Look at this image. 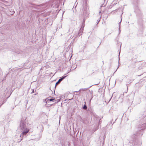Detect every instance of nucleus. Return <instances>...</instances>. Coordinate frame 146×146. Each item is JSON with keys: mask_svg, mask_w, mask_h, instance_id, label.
I'll use <instances>...</instances> for the list:
<instances>
[{"mask_svg": "<svg viewBox=\"0 0 146 146\" xmlns=\"http://www.w3.org/2000/svg\"><path fill=\"white\" fill-rule=\"evenodd\" d=\"M102 5L101 6V7H102Z\"/></svg>", "mask_w": 146, "mask_h": 146, "instance_id": "nucleus-22", "label": "nucleus"}, {"mask_svg": "<svg viewBox=\"0 0 146 146\" xmlns=\"http://www.w3.org/2000/svg\"><path fill=\"white\" fill-rule=\"evenodd\" d=\"M111 98H112V97H111V98H110V99H111ZM110 100H111V99H110Z\"/></svg>", "mask_w": 146, "mask_h": 146, "instance_id": "nucleus-28", "label": "nucleus"}, {"mask_svg": "<svg viewBox=\"0 0 146 146\" xmlns=\"http://www.w3.org/2000/svg\"><path fill=\"white\" fill-rule=\"evenodd\" d=\"M82 121L83 123H85V122H84V121L83 120H82Z\"/></svg>", "mask_w": 146, "mask_h": 146, "instance_id": "nucleus-20", "label": "nucleus"}, {"mask_svg": "<svg viewBox=\"0 0 146 146\" xmlns=\"http://www.w3.org/2000/svg\"><path fill=\"white\" fill-rule=\"evenodd\" d=\"M135 136H136L135 135V134H134V135H133V137H134L135 138H136V137H135Z\"/></svg>", "mask_w": 146, "mask_h": 146, "instance_id": "nucleus-15", "label": "nucleus"}, {"mask_svg": "<svg viewBox=\"0 0 146 146\" xmlns=\"http://www.w3.org/2000/svg\"><path fill=\"white\" fill-rule=\"evenodd\" d=\"M99 13H101V11H100L99 12Z\"/></svg>", "mask_w": 146, "mask_h": 146, "instance_id": "nucleus-23", "label": "nucleus"}, {"mask_svg": "<svg viewBox=\"0 0 146 146\" xmlns=\"http://www.w3.org/2000/svg\"><path fill=\"white\" fill-rule=\"evenodd\" d=\"M10 12H11V14L12 15H13L15 13V12L13 11V10H12V11H10Z\"/></svg>", "mask_w": 146, "mask_h": 146, "instance_id": "nucleus-11", "label": "nucleus"}, {"mask_svg": "<svg viewBox=\"0 0 146 146\" xmlns=\"http://www.w3.org/2000/svg\"><path fill=\"white\" fill-rule=\"evenodd\" d=\"M23 52L22 51H20L19 53H20V54H22Z\"/></svg>", "mask_w": 146, "mask_h": 146, "instance_id": "nucleus-19", "label": "nucleus"}, {"mask_svg": "<svg viewBox=\"0 0 146 146\" xmlns=\"http://www.w3.org/2000/svg\"><path fill=\"white\" fill-rule=\"evenodd\" d=\"M111 98H112V97H111V98H110V99H111ZM110 100H111V99H110Z\"/></svg>", "mask_w": 146, "mask_h": 146, "instance_id": "nucleus-27", "label": "nucleus"}, {"mask_svg": "<svg viewBox=\"0 0 146 146\" xmlns=\"http://www.w3.org/2000/svg\"><path fill=\"white\" fill-rule=\"evenodd\" d=\"M66 77V76H63L61 78H60L56 83L55 84V86H56L58 84H59L61 81H62Z\"/></svg>", "mask_w": 146, "mask_h": 146, "instance_id": "nucleus-7", "label": "nucleus"}, {"mask_svg": "<svg viewBox=\"0 0 146 146\" xmlns=\"http://www.w3.org/2000/svg\"><path fill=\"white\" fill-rule=\"evenodd\" d=\"M137 62V59L136 58L132 59L131 65V67L132 69V70L135 72L136 71L135 68L136 67Z\"/></svg>", "mask_w": 146, "mask_h": 146, "instance_id": "nucleus-3", "label": "nucleus"}, {"mask_svg": "<svg viewBox=\"0 0 146 146\" xmlns=\"http://www.w3.org/2000/svg\"><path fill=\"white\" fill-rule=\"evenodd\" d=\"M120 51L119 52V54L120 53Z\"/></svg>", "mask_w": 146, "mask_h": 146, "instance_id": "nucleus-24", "label": "nucleus"}, {"mask_svg": "<svg viewBox=\"0 0 146 146\" xmlns=\"http://www.w3.org/2000/svg\"><path fill=\"white\" fill-rule=\"evenodd\" d=\"M121 20H122V19H121L120 22H119V29H120V23H121Z\"/></svg>", "mask_w": 146, "mask_h": 146, "instance_id": "nucleus-12", "label": "nucleus"}, {"mask_svg": "<svg viewBox=\"0 0 146 146\" xmlns=\"http://www.w3.org/2000/svg\"><path fill=\"white\" fill-rule=\"evenodd\" d=\"M32 90V91L31 92V94H32V93H34V90L33 89V90Z\"/></svg>", "mask_w": 146, "mask_h": 146, "instance_id": "nucleus-17", "label": "nucleus"}, {"mask_svg": "<svg viewBox=\"0 0 146 146\" xmlns=\"http://www.w3.org/2000/svg\"><path fill=\"white\" fill-rule=\"evenodd\" d=\"M111 98H112V97H111V98H110V99H111ZM110 100H111V99H110Z\"/></svg>", "mask_w": 146, "mask_h": 146, "instance_id": "nucleus-26", "label": "nucleus"}, {"mask_svg": "<svg viewBox=\"0 0 146 146\" xmlns=\"http://www.w3.org/2000/svg\"><path fill=\"white\" fill-rule=\"evenodd\" d=\"M140 130H139V131H140ZM138 133H139V134H139V136L141 135V133L140 132V131H139L138 132H137V134H138Z\"/></svg>", "mask_w": 146, "mask_h": 146, "instance_id": "nucleus-14", "label": "nucleus"}, {"mask_svg": "<svg viewBox=\"0 0 146 146\" xmlns=\"http://www.w3.org/2000/svg\"><path fill=\"white\" fill-rule=\"evenodd\" d=\"M68 146H70V143L69 142H68Z\"/></svg>", "mask_w": 146, "mask_h": 146, "instance_id": "nucleus-13", "label": "nucleus"}, {"mask_svg": "<svg viewBox=\"0 0 146 146\" xmlns=\"http://www.w3.org/2000/svg\"><path fill=\"white\" fill-rule=\"evenodd\" d=\"M18 128L21 131H22V133L23 135H26L29 131L27 128L26 122L23 120H21V121Z\"/></svg>", "mask_w": 146, "mask_h": 146, "instance_id": "nucleus-1", "label": "nucleus"}, {"mask_svg": "<svg viewBox=\"0 0 146 146\" xmlns=\"http://www.w3.org/2000/svg\"><path fill=\"white\" fill-rule=\"evenodd\" d=\"M145 128H146V123L142 124L141 127L140 128L141 129L140 130V132L141 133V135H142L143 134V130H142Z\"/></svg>", "mask_w": 146, "mask_h": 146, "instance_id": "nucleus-5", "label": "nucleus"}, {"mask_svg": "<svg viewBox=\"0 0 146 146\" xmlns=\"http://www.w3.org/2000/svg\"><path fill=\"white\" fill-rule=\"evenodd\" d=\"M84 106H83L82 108L84 110H86L87 109V107L86 106V103L85 102H84Z\"/></svg>", "mask_w": 146, "mask_h": 146, "instance_id": "nucleus-9", "label": "nucleus"}, {"mask_svg": "<svg viewBox=\"0 0 146 146\" xmlns=\"http://www.w3.org/2000/svg\"><path fill=\"white\" fill-rule=\"evenodd\" d=\"M91 87V86H90V87H89L88 88H82L80 89V90H82L85 91L86 90H88V88H90V87Z\"/></svg>", "mask_w": 146, "mask_h": 146, "instance_id": "nucleus-10", "label": "nucleus"}, {"mask_svg": "<svg viewBox=\"0 0 146 146\" xmlns=\"http://www.w3.org/2000/svg\"><path fill=\"white\" fill-rule=\"evenodd\" d=\"M59 101H60V100H59L57 99V100H56V101L55 102H56V101H57V102H59Z\"/></svg>", "mask_w": 146, "mask_h": 146, "instance_id": "nucleus-16", "label": "nucleus"}, {"mask_svg": "<svg viewBox=\"0 0 146 146\" xmlns=\"http://www.w3.org/2000/svg\"><path fill=\"white\" fill-rule=\"evenodd\" d=\"M100 21V20H99L98 21V22H99V21Z\"/></svg>", "mask_w": 146, "mask_h": 146, "instance_id": "nucleus-25", "label": "nucleus"}, {"mask_svg": "<svg viewBox=\"0 0 146 146\" xmlns=\"http://www.w3.org/2000/svg\"><path fill=\"white\" fill-rule=\"evenodd\" d=\"M82 10L84 16L85 17H88L89 15V7L86 3H85L84 5L83 9Z\"/></svg>", "mask_w": 146, "mask_h": 146, "instance_id": "nucleus-2", "label": "nucleus"}, {"mask_svg": "<svg viewBox=\"0 0 146 146\" xmlns=\"http://www.w3.org/2000/svg\"><path fill=\"white\" fill-rule=\"evenodd\" d=\"M76 68V67H75V68H74V67H73V68H74V69H75Z\"/></svg>", "mask_w": 146, "mask_h": 146, "instance_id": "nucleus-21", "label": "nucleus"}, {"mask_svg": "<svg viewBox=\"0 0 146 146\" xmlns=\"http://www.w3.org/2000/svg\"><path fill=\"white\" fill-rule=\"evenodd\" d=\"M127 89H128V88L127 86Z\"/></svg>", "mask_w": 146, "mask_h": 146, "instance_id": "nucleus-29", "label": "nucleus"}, {"mask_svg": "<svg viewBox=\"0 0 146 146\" xmlns=\"http://www.w3.org/2000/svg\"><path fill=\"white\" fill-rule=\"evenodd\" d=\"M101 119H100L99 121V123H98V125L101 123Z\"/></svg>", "mask_w": 146, "mask_h": 146, "instance_id": "nucleus-18", "label": "nucleus"}, {"mask_svg": "<svg viewBox=\"0 0 146 146\" xmlns=\"http://www.w3.org/2000/svg\"><path fill=\"white\" fill-rule=\"evenodd\" d=\"M85 20V18H84L83 20V23L82 24V27H81L79 31L78 32V35H79V36H80L81 35H82V34L84 28V23Z\"/></svg>", "mask_w": 146, "mask_h": 146, "instance_id": "nucleus-4", "label": "nucleus"}, {"mask_svg": "<svg viewBox=\"0 0 146 146\" xmlns=\"http://www.w3.org/2000/svg\"><path fill=\"white\" fill-rule=\"evenodd\" d=\"M45 101H46V103H47V101H54V102L56 101V100H55L54 98H51L50 99H48V98H46V100H45Z\"/></svg>", "mask_w": 146, "mask_h": 146, "instance_id": "nucleus-8", "label": "nucleus"}, {"mask_svg": "<svg viewBox=\"0 0 146 146\" xmlns=\"http://www.w3.org/2000/svg\"><path fill=\"white\" fill-rule=\"evenodd\" d=\"M25 135H22V134L21 133V135H20V136L19 137V138L16 139V141L18 142H20L22 140L24 136Z\"/></svg>", "mask_w": 146, "mask_h": 146, "instance_id": "nucleus-6", "label": "nucleus"}]
</instances>
